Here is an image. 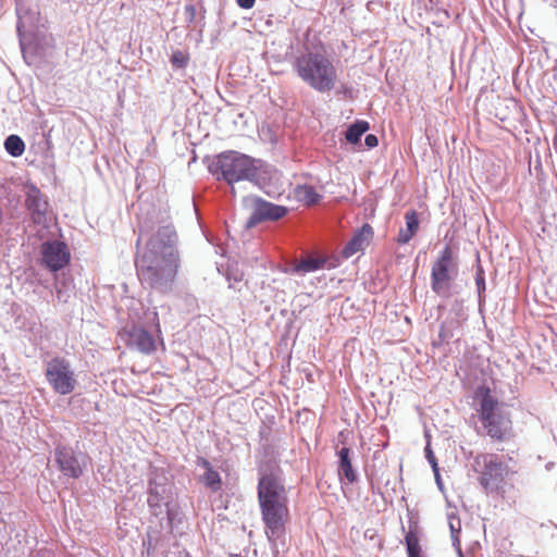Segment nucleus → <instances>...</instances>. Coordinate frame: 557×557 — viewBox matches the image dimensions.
Masks as SVG:
<instances>
[{
	"instance_id": "nucleus-1",
	"label": "nucleus",
	"mask_w": 557,
	"mask_h": 557,
	"mask_svg": "<svg viewBox=\"0 0 557 557\" xmlns=\"http://www.w3.org/2000/svg\"><path fill=\"white\" fill-rule=\"evenodd\" d=\"M176 244L177 234L171 223L160 225L157 233L150 236L145 251L135 260L137 275L143 285L160 294L173 290L180 268Z\"/></svg>"
},
{
	"instance_id": "nucleus-2",
	"label": "nucleus",
	"mask_w": 557,
	"mask_h": 557,
	"mask_svg": "<svg viewBox=\"0 0 557 557\" xmlns=\"http://www.w3.org/2000/svg\"><path fill=\"white\" fill-rule=\"evenodd\" d=\"M258 502L265 534L270 542L278 540L285 531L288 517V497L278 461L269 457L258 466Z\"/></svg>"
},
{
	"instance_id": "nucleus-3",
	"label": "nucleus",
	"mask_w": 557,
	"mask_h": 557,
	"mask_svg": "<svg viewBox=\"0 0 557 557\" xmlns=\"http://www.w3.org/2000/svg\"><path fill=\"white\" fill-rule=\"evenodd\" d=\"M293 67L305 84L320 94H327L336 87V67L323 53H302L295 59Z\"/></svg>"
},
{
	"instance_id": "nucleus-4",
	"label": "nucleus",
	"mask_w": 557,
	"mask_h": 557,
	"mask_svg": "<svg viewBox=\"0 0 557 557\" xmlns=\"http://www.w3.org/2000/svg\"><path fill=\"white\" fill-rule=\"evenodd\" d=\"M174 482L172 473L164 467L150 466L147 479V505L152 516L168 520L172 529L174 519Z\"/></svg>"
},
{
	"instance_id": "nucleus-5",
	"label": "nucleus",
	"mask_w": 557,
	"mask_h": 557,
	"mask_svg": "<svg viewBox=\"0 0 557 557\" xmlns=\"http://www.w3.org/2000/svg\"><path fill=\"white\" fill-rule=\"evenodd\" d=\"M259 160L234 150L221 152L210 163L209 171L228 185L240 181L259 182Z\"/></svg>"
},
{
	"instance_id": "nucleus-6",
	"label": "nucleus",
	"mask_w": 557,
	"mask_h": 557,
	"mask_svg": "<svg viewBox=\"0 0 557 557\" xmlns=\"http://www.w3.org/2000/svg\"><path fill=\"white\" fill-rule=\"evenodd\" d=\"M478 413L486 435L503 441L510 429V420L498 411V401L488 388L482 393Z\"/></svg>"
},
{
	"instance_id": "nucleus-7",
	"label": "nucleus",
	"mask_w": 557,
	"mask_h": 557,
	"mask_svg": "<svg viewBox=\"0 0 557 557\" xmlns=\"http://www.w3.org/2000/svg\"><path fill=\"white\" fill-rule=\"evenodd\" d=\"M458 263L449 245H446L432 264L431 288L440 297L448 298L451 294V281L457 275Z\"/></svg>"
},
{
	"instance_id": "nucleus-8",
	"label": "nucleus",
	"mask_w": 557,
	"mask_h": 557,
	"mask_svg": "<svg viewBox=\"0 0 557 557\" xmlns=\"http://www.w3.org/2000/svg\"><path fill=\"white\" fill-rule=\"evenodd\" d=\"M46 380L60 395L71 394L77 384L71 362L63 357H53L46 362Z\"/></svg>"
},
{
	"instance_id": "nucleus-9",
	"label": "nucleus",
	"mask_w": 557,
	"mask_h": 557,
	"mask_svg": "<svg viewBox=\"0 0 557 557\" xmlns=\"http://www.w3.org/2000/svg\"><path fill=\"white\" fill-rule=\"evenodd\" d=\"M24 206L30 221L40 226H48L52 210L48 197L33 183L24 185Z\"/></svg>"
},
{
	"instance_id": "nucleus-10",
	"label": "nucleus",
	"mask_w": 557,
	"mask_h": 557,
	"mask_svg": "<svg viewBox=\"0 0 557 557\" xmlns=\"http://www.w3.org/2000/svg\"><path fill=\"white\" fill-rule=\"evenodd\" d=\"M53 457L58 469L67 479H79L87 467L86 454L69 445L58 444Z\"/></svg>"
},
{
	"instance_id": "nucleus-11",
	"label": "nucleus",
	"mask_w": 557,
	"mask_h": 557,
	"mask_svg": "<svg viewBox=\"0 0 557 557\" xmlns=\"http://www.w3.org/2000/svg\"><path fill=\"white\" fill-rule=\"evenodd\" d=\"M475 466L483 467L480 483L487 492L496 491L506 475V466L494 455H482L475 458Z\"/></svg>"
},
{
	"instance_id": "nucleus-12",
	"label": "nucleus",
	"mask_w": 557,
	"mask_h": 557,
	"mask_svg": "<svg viewBox=\"0 0 557 557\" xmlns=\"http://www.w3.org/2000/svg\"><path fill=\"white\" fill-rule=\"evenodd\" d=\"M252 201V211L246 221V228H252L264 221H278L288 212L287 207L272 203L260 197H255Z\"/></svg>"
},
{
	"instance_id": "nucleus-13",
	"label": "nucleus",
	"mask_w": 557,
	"mask_h": 557,
	"mask_svg": "<svg viewBox=\"0 0 557 557\" xmlns=\"http://www.w3.org/2000/svg\"><path fill=\"white\" fill-rule=\"evenodd\" d=\"M40 253L42 264L51 272L63 269L71 260L66 244L58 239L42 243Z\"/></svg>"
},
{
	"instance_id": "nucleus-14",
	"label": "nucleus",
	"mask_w": 557,
	"mask_h": 557,
	"mask_svg": "<svg viewBox=\"0 0 557 557\" xmlns=\"http://www.w3.org/2000/svg\"><path fill=\"white\" fill-rule=\"evenodd\" d=\"M16 11L18 16L16 30L20 37L21 49L24 52L26 46L30 44L32 39L38 37L41 34L38 25L39 16L36 12H22L21 8H17Z\"/></svg>"
},
{
	"instance_id": "nucleus-15",
	"label": "nucleus",
	"mask_w": 557,
	"mask_h": 557,
	"mask_svg": "<svg viewBox=\"0 0 557 557\" xmlns=\"http://www.w3.org/2000/svg\"><path fill=\"white\" fill-rule=\"evenodd\" d=\"M128 344L138 351L149 355L156 350V341L151 333L140 326H133L128 332Z\"/></svg>"
},
{
	"instance_id": "nucleus-16",
	"label": "nucleus",
	"mask_w": 557,
	"mask_h": 557,
	"mask_svg": "<svg viewBox=\"0 0 557 557\" xmlns=\"http://www.w3.org/2000/svg\"><path fill=\"white\" fill-rule=\"evenodd\" d=\"M196 466L203 469L199 481L211 492H218L222 488V479L220 473L212 467L210 461L203 457H197Z\"/></svg>"
},
{
	"instance_id": "nucleus-17",
	"label": "nucleus",
	"mask_w": 557,
	"mask_h": 557,
	"mask_svg": "<svg viewBox=\"0 0 557 557\" xmlns=\"http://www.w3.org/2000/svg\"><path fill=\"white\" fill-rule=\"evenodd\" d=\"M373 235L372 227L369 224H363L360 230H358L351 239L345 245L343 249V256L345 258H350L358 251L362 250L364 245L368 243L369 238Z\"/></svg>"
},
{
	"instance_id": "nucleus-18",
	"label": "nucleus",
	"mask_w": 557,
	"mask_h": 557,
	"mask_svg": "<svg viewBox=\"0 0 557 557\" xmlns=\"http://www.w3.org/2000/svg\"><path fill=\"white\" fill-rule=\"evenodd\" d=\"M329 258L323 256H309L295 263L292 273L306 274L318 271L327 267L329 269L335 268L336 264H327Z\"/></svg>"
},
{
	"instance_id": "nucleus-19",
	"label": "nucleus",
	"mask_w": 557,
	"mask_h": 557,
	"mask_svg": "<svg viewBox=\"0 0 557 557\" xmlns=\"http://www.w3.org/2000/svg\"><path fill=\"white\" fill-rule=\"evenodd\" d=\"M338 456V475L341 479H345L348 484H352L358 480V474L355 471L351 463V449L348 447H342L337 451Z\"/></svg>"
},
{
	"instance_id": "nucleus-20",
	"label": "nucleus",
	"mask_w": 557,
	"mask_h": 557,
	"mask_svg": "<svg viewBox=\"0 0 557 557\" xmlns=\"http://www.w3.org/2000/svg\"><path fill=\"white\" fill-rule=\"evenodd\" d=\"M295 197L306 206H314L320 202L322 196L311 185H298L295 188Z\"/></svg>"
},
{
	"instance_id": "nucleus-21",
	"label": "nucleus",
	"mask_w": 557,
	"mask_h": 557,
	"mask_svg": "<svg viewBox=\"0 0 557 557\" xmlns=\"http://www.w3.org/2000/svg\"><path fill=\"white\" fill-rule=\"evenodd\" d=\"M475 286H476V294H478V304H479V310H482V307L485 302V290H486V283H485V272L480 261V256H476V265H475V275H474Z\"/></svg>"
},
{
	"instance_id": "nucleus-22",
	"label": "nucleus",
	"mask_w": 557,
	"mask_h": 557,
	"mask_svg": "<svg viewBox=\"0 0 557 557\" xmlns=\"http://www.w3.org/2000/svg\"><path fill=\"white\" fill-rule=\"evenodd\" d=\"M370 128V125L367 121L357 120L352 124H350L346 131L345 138L348 143L355 145L358 144L362 137Z\"/></svg>"
},
{
	"instance_id": "nucleus-23",
	"label": "nucleus",
	"mask_w": 557,
	"mask_h": 557,
	"mask_svg": "<svg viewBox=\"0 0 557 557\" xmlns=\"http://www.w3.org/2000/svg\"><path fill=\"white\" fill-rule=\"evenodd\" d=\"M5 151L13 158L21 157L25 151V143L18 135H9L4 140Z\"/></svg>"
},
{
	"instance_id": "nucleus-24",
	"label": "nucleus",
	"mask_w": 557,
	"mask_h": 557,
	"mask_svg": "<svg viewBox=\"0 0 557 557\" xmlns=\"http://www.w3.org/2000/svg\"><path fill=\"white\" fill-rule=\"evenodd\" d=\"M405 544L408 557H422V549L416 530L411 527L405 535Z\"/></svg>"
},
{
	"instance_id": "nucleus-25",
	"label": "nucleus",
	"mask_w": 557,
	"mask_h": 557,
	"mask_svg": "<svg viewBox=\"0 0 557 557\" xmlns=\"http://www.w3.org/2000/svg\"><path fill=\"white\" fill-rule=\"evenodd\" d=\"M406 228L412 232L414 235L419 228V218L416 210H409L405 214Z\"/></svg>"
},
{
	"instance_id": "nucleus-26",
	"label": "nucleus",
	"mask_w": 557,
	"mask_h": 557,
	"mask_svg": "<svg viewBox=\"0 0 557 557\" xmlns=\"http://www.w3.org/2000/svg\"><path fill=\"white\" fill-rule=\"evenodd\" d=\"M171 63L177 69H183L188 63V57L183 51L176 50L171 55Z\"/></svg>"
},
{
	"instance_id": "nucleus-27",
	"label": "nucleus",
	"mask_w": 557,
	"mask_h": 557,
	"mask_svg": "<svg viewBox=\"0 0 557 557\" xmlns=\"http://www.w3.org/2000/svg\"><path fill=\"white\" fill-rule=\"evenodd\" d=\"M152 231V225L149 223L147 219H140L138 222V239L136 242V246L140 245L143 236L149 234Z\"/></svg>"
},
{
	"instance_id": "nucleus-28",
	"label": "nucleus",
	"mask_w": 557,
	"mask_h": 557,
	"mask_svg": "<svg viewBox=\"0 0 557 557\" xmlns=\"http://www.w3.org/2000/svg\"><path fill=\"white\" fill-rule=\"evenodd\" d=\"M157 542L158 540L154 539L150 533H147V536L143 540V545L148 556L154 553Z\"/></svg>"
},
{
	"instance_id": "nucleus-29",
	"label": "nucleus",
	"mask_w": 557,
	"mask_h": 557,
	"mask_svg": "<svg viewBox=\"0 0 557 557\" xmlns=\"http://www.w3.org/2000/svg\"><path fill=\"white\" fill-rule=\"evenodd\" d=\"M448 524H449V530H450L451 536L459 535L460 530H461L460 519L455 517L454 515H451L448 517Z\"/></svg>"
},
{
	"instance_id": "nucleus-30",
	"label": "nucleus",
	"mask_w": 557,
	"mask_h": 557,
	"mask_svg": "<svg viewBox=\"0 0 557 557\" xmlns=\"http://www.w3.org/2000/svg\"><path fill=\"white\" fill-rule=\"evenodd\" d=\"M424 450H425V458L428 459L429 463L431 465L434 474H437L438 463H437L436 457H435L433 450L431 449L430 445H426Z\"/></svg>"
},
{
	"instance_id": "nucleus-31",
	"label": "nucleus",
	"mask_w": 557,
	"mask_h": 557,
	"mask_svg": "<svg viewBox=\"0 0 557 557\" xmlns=\"http://www.w3.org/2000/svg\"><path fill=\"white\" fill-rule=\"evenodd\" d=\"M336 95L343 98H352L354 88L349 84H341L338 88H336Z\"/></svg>"
},
{
	"instance_id": "nucleus-32",
	"label": "nucleus",
	"mask_w": 557,
	"mask_h": 557,
	"mask_svg": "<svg viewBox=\"0 0 557 557\" xmlns=\"http://www.w3.org/2000/svg\"><path fill=\"white\" fill-rule=\"evenodd\" d=\"M184 12H185V16H186V22L188 24L194 23L196 20V14H197L196 7L194 4H186Z\"/></svg>"
},
{
	"instance_id": "nucleus-33",
	"label": "nucleus",
	"mask_w": 557,
	"mask_h": 557,
	"mask_svg": "<svg viewBox=\"0 0 557 557\" xmlns=\"http://www.w3.org/2000/svg\"><path fill=\"white\" fill-rule=\"evenodd\" d=\"M414 236L412 232H409L407 228H400L397 242L399 244H407L411 240V238Z\"/></svg>"
},
{
	"instance_id": "nucleus-34",
	"label": "nucleus",
	"mask_w": 557,
	"mask_h": 557,
	"mask_svg": "<svg viewBox=\"0 0 557 557\" xmlns=\"http://www.w3.org/2000/svg\"><path fill=\"white\" fill-rule=\"evenodd\" d=\"M364 144L371 149L377 146L379 139L374 134H368L364 138Z\"/></svg>"
},
{
	"instance_id": "nucleus-35",
	"label": "nucleus",
	"mask_w": 557,
	"mask_h": 557,
	"mask_svg": "<svg viewBox=\"0 0 557 557\" xmlns=\"http://www.w3.org/2000/svg\"><path fill=\"white\" fill-rule=\"evenodd\" d=\"M256 0H236L239 8L248 10L255 5Z\"/></svg>"
},
{
	"instance_id": "nucleus-36",
	"label": "nucleus",
	"mask_w": 557,
	"mask_h": 557,
	"mask_svg": "<svg viewBox=\"0 0 557 557\" xmlns=\"http://www.w3.org/2000/svg\"><path fill=\"white\" fill-rule=\"evenodd\" d=\"M55 289H57V296H58L59 300L66 301L69 295L63 290L62 286L57 284Z\"/></svg>"
},
{
	"instance_id": "nucleus-37",
	"label": "nucleus",
	"mask_w": 557,
	"mask_h": 557,
	"mask_svg": "<svg viewBox=\"0 0 557 557\" xmlns=\"http://www.w3.org/2000/svg\"><path fill=\"white\" fill-rule=\"evenodd\" d=\"M451 541H453V546L457 549L459 557H462V552H461V547H460L459 535H453V536H451Z\"/></svg>"
},
{
	"instance_id": "nucleus-38",
	"label": "nucleus",
	"mask_w": 557,
	"mask_h": 557,
	"mask_svg": "<svg viewBox=\"0 0 557 557\" xmlns=\"http://www.w3.org/2000/svg\"><path fill=\"white\" fill-rule=\"evenodd\" d=\"M434 476H435V482H436L438 488L443 490V482H442L441 474H440V468L437 469V474H434Z\"/></svg>"
},
{
	"instance_id": "nucleus-39",
	"label": "nucleus",
	"mask_w": 557,
	"mask_h": 557,
	"mask_svg": "<svg viewBox=\"0 0 557 557\" xmlns=\"http://www.w3.org/2000/svg\"><path fill=\"white\" fill-rule=\"evenodd\" d=\"M440 337H442L443 339H446L448 337V334L446 333L444 326L441 327Z\"/></svg>"
},
{
	"instance_id": "nucleus-40",
	"label": "nucleus",
	"mask_w": 557,
	"mask_h": 557,
	"mask_svg": "<svg viewBox=\"0 0 557 557\" xmlns=\"http://www.w3.org/2000/svg\"><path fill=\"white\" fill-rule=\"evenodd\" d=\"M269 450H270V446L269 445H264L263 446L264 457L269 456Z\"/></svg>"
}]
</instances>
